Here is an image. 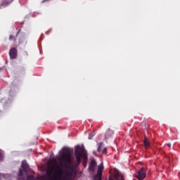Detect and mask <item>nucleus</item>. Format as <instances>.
I'll list each match as a JSON object with an SVG mask.
<instances>
[{"mask_svg":"<svg viewBox=\"0 0 180 180\" xmlns=\"http://www.w3.org/2000/svg\"><path fill=\"white\" fill-rule=\"evenodd\" d=\"M70 150L63 148L59 156L53 161L52 167V180H70L72 168L70 167Z\"/></svg>","mask_w":180,"mask_h":180,"instance_id":"f257e3e1","label":"nucleus"},{"mask_svg":"<svg viewBox=\"0 0 180 180\" xmlns=\"http://www.w3.org/2000/svg\"><path fill=\"white\" fill-rule=\"evenodd\" d=\"M75 157L77 162H80L81 160L85 161L86 160V151L84 148L77 146L75 150Z\"/></svg>","mask_w":180,"mask_h":180,"instance_id":"f03ea898","label":"nucleus"},{"mask_svg":"<svg viewBox=\"0 0 180 180\" xmlns=\"http://www.w3.org/2000/svg\"><path fill=\"white\" fill-rule=\"evenodd\" d=\"M147 174L146 173V170H144V168L140 169L137 174L135 175L136 178L139 180H143L144 178H146V176Z\"/></svg>","mask_w":180,"mask_h":180,"instance_id":"7ed1b4c3","label":"nucleus"},{"mask_svg":"<svg viewBox=\"0 0 180 180\" xmlns=\"http://www.w3.org/2000/svg\"><path fill=\"white\" fill-rule=\"evenodd\" d=\"M102 171H103V163H101L98 168L97 175L95 176L94 180H101L102 176Z\"/></svg>","mask_w":180,"mask_h":180,"instance_id":"20e7f679","label":"nucleus"},{"mask_svg":"<svg viewBox=\"0 0 180 180\" xmlns=\"http://www.w3.org/2000/svg\"><path fill=\"white\" fill-rule=\"evenodd\" d=\"M16 56H17V51L15 49H12L10 51V57L11 58H16Z\"/></svg>","mask_w":180,"mask_h":180,"instance_id":"39448f33","label":"nucleus"},{"mask_svg":"<svg viewBox=\"0 0 180 180\" xmlns=\"http://www.w3.org/2000/svg\"><path fill=\"white\" fill-rule=\"evenodd\" d=\"M143 144L146 148H148V147H150V141H148V139H147V137H145Z\"/></svg>","mask_w":180,"mask_h":180,"instance_id":"423d86ee","label":"nucleus"},{"mask_svg":"<svg viewBox=\"0 0 180 180\" xmlns=\"http://www.w3.org/2000/svg\"><path fill=\"white\" fill-rule=\"evenodd\" d=\"M96 165V163L95 162V159H91V163H90V168H94V167Z\"/></svg>","mask_w":180,"mask_h":180,"instance_id":"0eeeda50","label":"nucleus"},{"mask_svg":"<svg viewBox=\"0 0 180 180\" xmlns=\"http://www.w3.org/2000/svg\"><path fill=\"white\" fill-rule=\"evenodd\" d=\"M4 160V151L0 149V161H2Z\"/></svg>","mask_w":180,"mask_h":180,"instance_id":"6e6552de","label":"nucleus"},{"mask_svg":"<svg viewBox=\"0 0 180 180\" xmlns=\"http://www.w3.org/2000/svg\"><path fill=\"white\" fill-rule=\"evenodd\" d=\"M102 147H103V143H100L98 145V151H99V152L102 151Z\"/></svg>","mask_w":180,"mask_h":180,"instance_id":"1a4fd4ad","label":"nucleus"},{"mask_svg":"<svg viewBox=\"0 0 180 180\" xmlns=\"http://www.w3.org/2000/svg\"><path fill=\"white\" fill-rule=\"evenodd\" d=\"M93 137H94V135H89V140H91V139H92Z\"/></svg>","mask_w":180,"mask_h":180,"instance_id":"9d476101","label":"nucleus"},{"mask_svg":"<svg viewBox=\"0 0 180 180\" xmlns=\"http://www.w3.org/2000/svg\"><path fill=\"white\" fill-rule=\"evenodd\" d=\"M168 147H171V143H167Z\"/></svg>","mask_w":180,"mask_h":180,"instance_id":"9b49d317","label":"nucleus"}]
</instances>
